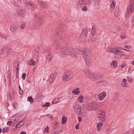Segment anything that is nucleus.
Here are the masks:
<instances>
[{
	"label": "nucleus",
	"instance_id": "nucleus-1",
	"mask_svg": "<svg viewBox=\"0 0 134 134\" xmlns=\"http://www.w3.org/2000/svg\"><path fill=\"white\" fill-rule=\"evenodd\" d=\"M91 50L88 49H86L83 52V58L85 61L87 66H89L91 61Z\"/></svg>",
	"mask_w": 134,
	"mask_h": 134
},
{
	"label": "nucleus",
	"instance_id": "nucleus-2",
	"mask_svg": "<svg viewBox=\"0 0 134 134\" xmlns=\"http://www.w3.org/2000/svg\"><path fill=\"white\" fill-rule=\"evenodd\" d=\"M60 52L63 54L70 55L71 56H75L74 52L73 49L66 46L62 47L60 50Z\"/></svg>",
	"mask_w": 134,
	"mask_h": 134
},
{
	"label": "nucleus",
	"instance_id": "nucleus-3",
	"mask_svg": "<svg viewBox=\"0 0 134 134\" xmlns=\"http://www.w3.org/2000/svg\"><path fill=\"white\" fill-rule=\"evenodd\" d=\"M134 9V4L132 2L129 4L127 9V11L125 15L126 18H129L132 14L133 13Z\"/></svg>",
	"mask_w": 134,
	"mask_h": 134
},
{
	"label": "nucleus",
	"instance_id": "nucleus-4",
	"mask_svg": "<svg viewBox=\"0 0 134 134\" xmlns=\"http://www.w3.org/2000/svg\"><path fill=\"white\" fill-rule=\"evenodd\" d=\"M13 48V46H12L11 47L8 46L2 49L1 53V57L4 58L6 57L8 54L10 53L13 51L12 49Z\"/></svg>",
	"mask_w": 134,
	"mask_h": 134
},
{
	"label": "nucleus",
	"instance_id": "nucleus-5",
	"mask_svg": "<svg viewBox=\"0 0 134 134\" xmlns=\"http://www.w3.org/2000/svg\"><path fill=\"white\" fill-rule=\"evenodd\" d=\"M98 108L97 103L95 102H92L87 104L86 106V109L89 111L95 110Z\"/></svg>",
	"mask_w": 134,
	"mask_h": 134
},
{
	"label": "nucleus",
	"instance_id": "nucleus-6",
	"mask_svg": "<svg viewBox=\"0 0 134 134\" xmlns=\"http://www.w3.org/2000/svg\"><path fill=\"white\" fill-rule=\"evenodd\" d=\"M98 116L99 121L104 122L106 120L105 111L102 109H100L98 112Z\"/></svg>",
	"mask_w": 134,
	"mask_h": 134
},
{
	"label": "nucleus",
	"instance_id": "nucleus-7",
	"mask_svg": "<svg viewBox=\"0 0 134 134\" xmlns=\"http://www.w3.org/2000/svg\"><path fill=\"white\" fill-rule=\"evenodd\" d=\"M74 108L75 112L77 114H79L83 110V108L77 103L74 104Z\"/></svg>",
	"mask_w": 134,
	"mask_h": 134
},
{
	"label": "nucleus",
	"instance_id": "nucleus-8",
	"mask_svg": "<svg viewBox=\"0 0 134 134\" xmlns=\"http://www.w3.org/2000/svg\"><path fill=\"white\" fill-rule=\"evenodd\" d=\"M17 12L19 14V16L21 17H24L26 14V11L24 10L22 6H20L18 8Z\"/></svg>",
	"mask_w": 134,
	"mask_h": 134
},
{
	"label": "nucleus",
	"instance_id": "nucleus-9",
	"mask_svg": "<svg viewBox=\"0 0 134 134\" xmlns=\"http://www.w3.org/2000/svg\"><path fill=\"white\" fill-rule=\"evenodd\" d=\"M26 6H28L29 8L32 11L34 10L37 7L34 3L31 2H26Z\"/></svg>",
	"mask_w": 134,
	"mask_h": 134
},
{
	"label": "nucleus",
	"instance_id": "nucleus-10",
	"mask_svg": "<svg viewBox=\"0 0 134 134\" xmlns=\"http://www.w3.org/2000/svg\"><path fill=\"white\" fill-rule=\"evenodd\" d=\"M43 18L41 15L36 13L33 17V20L34 22H42Z\"/></svg>",
	"mask_w": 134,
	"mask_h": 134
},
{
	"label": "nucleus",
	"instance_id": "nucleus-11",
	"mask_svg": "<svg viewBox=\"0 0 134 134\" xmlns=\"http://www.w3.org/2000/svg\"><path fill=\"white\" fill-rule=\"evenodd\" d=\"M101 77V75L100 73L94 74L92 73L89 78L92 80H94L95 79L97 80L100 79Z\"/></svg>",
	"mask_w": 134,
	"mask_h": 134
},
{
	"label": "nucleus",
	"instance_id": "nucleus-12",
	"mask_svg": "<svg viewBox=\"0 0 134 134\" xmlns=\"http://www.w3.org/2000/svg\"><path fill=\"white\" fill-rule=\"evenodd\" d=\"M72 75L69 72H65L64 73L63 78V80L66 81L69 80L72 78Z\"/></svg>",
	"mask_w": 134,
	"mask_h": 134
},
{
	"label": "nucleus",
	"instance_id": "nucleus-13",
	"mask_svg": "<svg viewBox=\"0 0 134 134\" xmlns=\"http://www.w3.org/2000/svg\"><path fill=\"white\" fill-rule=\"evenodd\" d=\"M88 30L87 29L84 28L82 32L81 37L83 39L86 38L88 32Z\"/></svg>",
	"mask_w": 134,
	"mask_h": 134
},
{
	"label": "nucleus",
	"instance_id": "nucleus-14",
	"mask_svg": "<svg viewBox=\"0 0 134 134\" xmlns=\"http://www.w3.org/2000/svg\"><path fill=\"white\" fill-rule=\"evenodd\" d=\"M37 3L39 6H41L43 8L47 9L48 7V5L47 4L41 0H37Z\"/></svg>",
	"mask_w": 134,
	"mask_h": 134
},
{
	"label": "nucleus",
	"instance_id": "nucleus-15",
	"mask_svg": "<svg viewBox=\"0 0 134 134\" xmlns=\"http://www.w3.org/2000/svg\"><path fill=\"white\" fill-rule=\"evenodd\" d=\"M106 94L104 92H102L101 93L99 94L98 96V99L100 100H102L106 97Z\"/></svg>",
	"mask_w": 134,
	"mask_h": 134
},
{
	"label": "nucleus",
	"instance_id": "nucleus-16",
	"mask_svg": "<svg viewBox=\"0 0 134 134\" xmlns=\"http://www.w3.org/2000/svg\"><path fill=\"white\" fill-rule=\"evenodd\" d=\"M18 25H12L10 27V31L12 32H15L18 29Z\"/></svg>",
	"mask_w": 134,
	"mask_h": 134
},
{
	"label": "nucleus",
	"instance_id": "nucleus-17",
	"mask_svg": "<svg viewBox=\"0 0 134 134\" xmlns=\"http://www.w3.org/2000/svg\"><path fill=\"white\" fill-rule=\"evenodd\" d=\"M63 30L62 29H59L58 30L57 32L56 36L58 37L59 39L61 38L62 36Z\"/></svg>",
	"mask_w": 134,
	"mask_h": 134
},
{
	"label": "nucleus",
	"instance_id": "nucleus-18",
	"mask_svg": "<svg viewBox=\"0 0 134 134\" xmlns=\"http://www.w3.org/2000/svg\"><path fill=\"white\" fill-rule=\"evenodd\" d=\"M84 72L86 77L89 78L90 76H91L92 73L91 72L90 70L88 69H84Z\"/></svg>",
	"mask_w": 134,
	"mask_h": 134
},
{
	"label": "nucleus",
	"instance_id": "nucleus-19",
	"mask_svg": "<svg viewBox=\"0 0 134 134\" xmlns=\"http://www.w3.org/2000/svg\"><path fill=\"white\" fill-rule=\"evenodd\" d=\"M41 22H34L33 25L36 29H39L41 26Z\"/></svg>",
	"mask_w": 134,
	"mask_h": 134
},
{
	"label": "nucleus",
	"instance_id": "nucleus-20",
	"mask_svg": "<svg viewBox=\"0 0 134 134\" xmlns=\"http://www.w3.org/2000/svg\"><path fill=\"white\" fill-rule=\"evenodd\" d=\"M103 123L101 122H99L97 123V130L98 131H99L101 129V126H103Z\"/></svg>",
	"mask_w": 134,
	"mask_h": 134
},
{
	"label": "nucleus",
	"instance_id": "nucleus-21",
	"mask_svg": "<svg viewBox=\"0 0 134 134\" xmlns=\"http://www.w3.org/2000/svg\"><path fill=\"white\" fill-rule=\"evenodd\" d=\"M57 76L56 74L55 73H53L50 76L49 78V80L53 81L56 78Z\"/></svg>",
	"mask_w": 134,
	"mask_h": 134
},
{
	"label": "nucleus",
	"instance_id": "nucleus-22",
	"mask_svg": "<svg viewBox=\"0 0 134 134\" xmlns=\"http://www.w3.org/2000/svg\"><path fill=\"white\" fill-rule=\"evenodd\" d=\"M27 63L30 65H35L36 62L34 61L33 60L31 59H29L27 61Z\"/></svg>",
	"mask_w": 134,
	"mask_h": 134
},
{
	"label": "nucleus",
	"instance_id": "nucleus-23",
	"mask_svg": "<svg viewBox=\"0 0 134 134\" xmlns=\"http://www.w3.org/2000/svg\"><path fill=\"white\" fill-rule=\"evenodd\" d=\"M13 4L14 5L19 6L21 5V0H14Z\"/></svg>",
	"mask_w": 134,
	"mask_h": 134
},
{
	"label": "nucleus",
	"instance_id": "nucleus-24",
	"mask_svg": "<svg viewBox=\"0 0 134 134\" xmlns=\"http://www.w3.org/2000/svg\"><path fill=\"white\" fill-rule=\"evenodd\" d=\"M113 53H114L115 55H116L118 54H121L122 53V52L117 49H114Z\"/></svg>",
	"mask_w": 134,
	"mask_h": 134
},
{
	"label": "nucleus",
	"instance_id": "nucleus-25",
	"mask_svg": "<svg viewBox=\"0 0 134 134\" xmlns=\"http://www.w3.org/2000/svg\"><path fill=\"white\" fill-rule=\"evenodd\" d=\"M115 8V2L113 1L112 3L110 5V10L111 12H113Z\"/></svg>",
	"mask_w": 134,
	"mask_h": 134
},
{
	"label": "nucleus",
	"instance_id": "nucleus-26",
	"mask_svg": "<svg viewBox=\"0 0 134 134\" xmlns=\"http://www.w3.org/2000/svg\"><path fill=\"white\" fill-rule=\"evenodd\" d=\"M24 121L23 120L21 121L20 122H19L16 125V127H19L23 125L24 124Z\"/></svg>",
	"mask_w": 134,
	"mask_h": 134
},
{
	"label": "nucleus",
	"instance_id": "nucleus-27",
	"mask_svg": "<svg viewBox=\"0 0 134 134\" xmlns=\"http://www.w3.org/2000/svg\"><path fill=\"white\" fill-rule=\"evenodd\" d=\"M79 88H77L76 89L72 91V93L75 95L78 94L80 92V91H78Z\"/></svg>",
	"mask_w": 134,
	"mask_h": 134
},
{
	"label": "nucleus",
	"instance_id": "nucleus-28",
	"mask_svg": "<svg viewBox=\"0 0 134 134\" xmlns=\"http://www.w3.org/2000/svg\"><path fill=\"white\" fill-rule=\"evenodd\" d=\"M53 57V55L52 54H49L47 57L46 58L47 60L49 62L52 59Z\"/></svg>",
	"mask_w": 134,
	"mask_h": 134
},
{
	"label": "nucleus",
	"instance_id": "nucleus-29",
	"mask_svg": "<svg viewBox=\"0 0 134 134\" xmlns=\"http://www.w3.org/2000/svg\"><path fill=\"white\" fill-rule=\"evenodd\" d=\"M85 0H79L77 4L80 6L85 4Z\"/></svg>",
	"mask_w": 134,
	"mask_h": 134
},
{
	"label": "nucleus",
	"instance_id": "nucleus-30",
	"mask_svg": "<svg viewBox=\"0 0 134 134\" xmlns=\"http://www.w3.org/2000/svg\"><path fill=\"white\" fill-rule=\"evenodd\" d=\"M67 120V119L66 117H65V116H62V124H65Z\"/></svg>",
	"mask_w": 134,
	"mask_h": 134
},
{
	"label": "nucleus",
	"instance_id": "nucleus-31",
	"mask_svg": "<svg viewBox=\"0 0 134 134\" xmlns=\"http://www.w3.org/2000/svg\"><path fill=\"white\" fill-rule=\"evenodd\" d=\"M111 65L112 67L114 68L117 65V62L116 61H113L111 63Z\"/></svg>",
	"mask_w": 134,
	"mask_h": 134
},
{
	"label": "nucleus",
	"instance_id": "nucleus-32",
	"mask_svg": "<svg viewBox=\"0 0 134 134\" xmlns=\"http://www.w3.org/2000/svg\"><path fill=\"white\" fill-rule=\"evenodd\" d=\"M91 34L93 35H95L96 29L95 27L93 26L92 27V30L91 31Z\"/></svg>",
	"mask_w": 134,
	"mask_h": 134
},
{
	"label": "nucleus",
	"instance_id": "nucleus-33",
	"mask_svg": "<svg viewBox=\"0 0 134 134\" xmlns=\"http://www.w3.org/2000/svg\"><path fill=\"white\" fill-rule=\"evenodd\" d=\"M73 51V52H74V54H75V56H73V57H76V53H77L78 54H81V52L80 51V49H76L75 51H75Z\"/></svg>",
	"mask_w": 134,
	"mask_h": 134
},
{
	"label": "nucleus",
	"instance_id": "nucleus-34",
	"mask_svg": "<svg viewBox=\"0 0 134 134\" xmlns=\"http://www.w3.org/2000/svg\"><path fill=\"white\" fill-rule=\"evenodd\" d=\"M28 101L31 103H32L34 101V99L31 96H29L28 97L27 99Z\"/></svg>",
	"mask_w": 134,
	"mask_h": 134
},
{
	"label": "nucleus",
	"instance_id": "nucleus-35",
	"mask_svg": "<svg viewBox=\"0 0 134 134\" xmlns=\"http://www.w3.org/2000/svg\"><path fill=\"white\" fill-rule=\"evenodd\" d=\"M59 99L58 98H57L54 99L52 102V104H55L57 103L59 101Z\"/></svg>",
	"mask_w": 134,
	"mask_h": 134
},
{
	"label": "nucleus",
	"instance_id": "nucleus-36",
	"mask_svg": "<svg viewBox=\"0 0 134 134\" xmlns=\"http://www.w3.org/2000/svg\"><path fill=\"white\" fill-rule=\"evenodd\" d=\"M120 15V13H119V10H115V15L117 17H118Z\"/></svg>",
	"mask_w": 134,
	"mask_h": 134
},
{
	"label": "nucleus",
	"instance_id": "nucleus-37",
	"mask_svg": "<svg viewBox=\"0 0 134 134\" xmlns=\"http://www.w3.org/2000/svg\"><path fill=\"white\" fill-rule=\"evenodd\" d=\"M9 130V129L8 127H6L4 128L2 130V132L3 133H5L7 132Z\"/></svg>",
	"mask_w": 134,
	"mask_h": 134
},
{
	"label": "nucleus",
	"instance_id": "nucleus-38",
	"mask_svg": "<svg viewBox=\"0 0 134 134\" xmlns=\"http://www.w3.org/2000/svg\"><path fill=\"white\" fill-rule=\"evenodd\" d=\"M26 26V24L25 23H23L22 24H21L20 26V27L21 29H23Z\"/></svg>",
	"mask_w": 134,
	"mask_h": 134
},
{
	"label": "nucleus",
	"instance_id": "nucleus-39",
	"mask_svg": "<svg viewBox=\"0 0 134 134\" xmlns=\"http://www.w3.org/2000/svg\"><path fill=\"white\" fill-rule=\"evenodd\" d=\"M100 0H94V5L95 6H98Z\"/></svg>",
	"mask_w": 134,
	"mask_h": 134
},
{
	"label": "nucleus",
	"instance_id": "nucleus-40",
	"mask_svg": "<svg viewBox=\"0 0 134 134\" xmlns=\"http://www.w3.org/2000/svg\"><path fill=\"white\" fill-rule=\"evenodd\" d=\"M49 127L48 126H47V127L44 129V132L46 133H48L49 132Z\"/></svg>",
	"mask_w": 134,
	"mask_h": 134
},
{
	"label": "nucleus",
	"instance_id": "nucleus-41",
	"mask_svg": "<svg viewBox=\"0 0 134 134\" xmlns=\"http://www.w3.org/2000/svg\"><path fill=\"white\" fill-rule=\"evenodd\" d=\"M42 95V93L41 92H39L37 93L36 96V98H38L40 97Z\"/></svg>",
	"mask_w": 134,
	"mask_h": 134
},
{
	"label": "nucleus",
	"instance_id": "nucleus-42",
	"mask_svg": "<svg viewBox=\"0 0 134 134\" xmlns=\"http://www.w3.org/2000/svg\"><path fill=\"white\" fill-rule=\"evenodd\" d=\"M81 113V115L84 117H85L86 116V113H85V111L83 110L82 111L80 112Z\"/></svg>",
	"mask_w": 134,
	"mask_h": 134
},
{
	"label": "nucleus",
	"instance_id": "nucleus-43",
	"mask_svg": "<svg viewBox=\"0 0 134 134\" xmlns=\"http://www.w3.org/2000/svg\"><path fill=\"white\" fill-rule=\"evenodd\" d=\"M19 92L20 94H22L23 93V91L21 89L20 86H19Z\"/></svg>",
	"mask_w": 134,
	"mask_h": 134
},
{
	"label": "nucleus",
	"instance_id": "nucleus-44",
	"mask_svg": "<svg viewBox=\"0 0 134 134\" xmlns=\"http://www.w3.org/2000/svg\"><path fill=\"white\" fill-rule=\"evenodd\" d=\"M91 2L90 0H86L85 1V4L90 5L91 4Z\"/></svg>",
	"mask_w": 134,
	"mask_h": 134
},
{
	"label": "nucleus",
	"instance_id": "nucleus-45",
	"mask_svg": "<svg viewBox=\"0 0 134 134\" xmlns=\"http://www.w3.org/2000/svg\"><path fill=\"white\" fill-rule=\"evenodd\" d=\"M114 49L110 48H108L107 49V51L109 52H111L113 53V52Z\"/></svg>",
	"mask_w": 134,
	"mask_h": 134
},
{
	"label": "nucleus",
	"instance_id": "nucleus-46",
	"mask_svg": "<svg viewBox=\"0 0 134 134\" xmlns=\"http://www.w3.org/2000/svg\"><path fill=\"white\" fill-rule=\"evenodd\" d=\"M82 10L83 11H85L87 10V7L86 6H83L82 8Z\"/></svg>",
	"mask_w": 134,
	"mask_h": 134
},
{
	"label": "nucleus",
	"instance_id": "nucleus-47",
	"mask_svg": "<svg viewBox=\"0 0 134 134\" xmlns=\"http://www.w3.org/2000/svg\"><path fill=\"white\" fill-rule=\"evenodd\" d=\"M83 98V96L82 95H81L80 96L79 98V100L80 102H82V100Z\"/></svg>",
	"mask_w": 134,
	"mask_h": 134
},
{
	"label": "nucleus",
	"instance_id": "nucleus-48",
	"mask_svg": "<svg viewBox=\"0 0 134 134\" xmlns=\"http://www.w3.org/2000/svg\"><path fill=\"white\" fill-rule=\"evenodd\" d=\"M50 103L49 102L46 103V104L43 105L44 107H48L50 105Z\"/></svg>",
	"mask_w": 134,
	"mask_h": 134
},
{
	"label": "nucleus",
	"instance_id": "nucleus-49",
	"mask_svg": "<svg viewBox=\"0 0 134 134\" xmlns=\"http://www.w3.org/2000/svg\"><path fill=\"white\" fill-rule=\"evenodd\" d=\"M26 76V74L25 73H24L22 75V78L24 80L25 79Z\"/></svg>",
	"mask_w": 134,
	"mask_h": 134
},
{
	"label": "nucleus",
	"instance_id": "nucleus-50",
	"mask_svg": "<svg viewBox=\"0 0 134 134\" xmlns=\"http://www.w3.org/2000/svg\"><path fill=\"white\" fill-rule=\"evenodd\" d=\"M127 80L128 81L130 82L131 83L132 82V79L130 77H127Z\"/></svg>",
	"mask_w": 134,
	"mask_h": 134
},
{
	"label": "nucleus",
	"instance_id": "nucleus-51",
	"mask_svg": "<svg viewBox=\"0 0 134 134\" xmlns=\"http://www.w3.org/2000/svg\"><path fill=\"white\" fill-rule=\"evenodd\" d=\"M60 45L58 43L55 45V47L57 49H59L60 48Z\"/></svg>",
	"mask_w": 134,
	"mask_h": 134
},
{
	"label": "nucleus",
	"instance_id": "nucleus-52",
	"mask_svg": "<svg viewBox=\"0 0 134 134\" xmlns=\"http://www.w3.org/2000/svg\"><path fill=\"white\" fill-rule=\"evenodd\" d=\"M59 133L57 130H56L53 132L52 134H59Z\"/></svg>",
	"mask_w": 134,
	"mask_h": 134
},
{
	"label": "nucleus",
	"instance_id": "nucleus-53",
	"mask_svg": "<svg viewBox=\"0 0 134 134\" xmlns=\"http://www.w3.org/2000/svg\"><path fill=\"white\" fill-rule=\"evenodd\" d=\"M11 96H12L10 94V93L9 92L8 94V97H9V98H10V100L12 98Z\"/></svg>",
	"mask_w": 134,
	"mask_h": 134
},
{
	"label": "nucleus",
	"instance_id": "nucleus-54",
	"mask_svg": "<svg viewBox=\"0 0 134 134\" xmlns=\"http://www.w3.org/2000/svg\"><path fill=\"white\" fill-rule=\"evenodd\" d=\"M79 124H76L75 126V129H78L79 128Z\"/></svg>",
	"mask_w": 134,
	"mask_h": 134
},
{
	"label": "nucleus",
	"instance_id": "nucleus-55",
	"mask_svg": "<svg viewBox=\"0 0 134 134\" xmlns=\"http://www.w3.org/2000/svg\"><path fill=\"white\" fill-rule=\"evenodd\" d=\"M120 37L122 39H125L126 37L124 35H121Z\"/></svg>",
	"mask_w": 134,
	"mask_h": 134
},
{
	"label": "nucleus",
	"instance_id": "nucleus-56",
	"mask_svg": "<svg viewBox=\"0 0 134 134\" xmlns=\"http://www.w3.org/2000/svg\"><path fill=\"white\" fill-rule=\"evenodd\" d=\"M122 86L126 87L127 86V85L126 84V83L122 82Z\"/></svg>",
	"mask_w": 134,
	"mask_h": 134
},
{
	"label": "nucleus",
	"instance_id": "nucleus-57",
	"mask_svg": "<svg viewBox=\"0 0 134 134\" xmlns=\"http://www.w3.org/2000/svg\"><path fill=\"white\" fill-rule=\"evenodd\" d=\"M78 121H79V122H81L82 120V118H81V117H80V116L78 118Z\"/></svg>",
	"mask_w": 134,
	"mask_h": 134
},
{
	"label": "nucleus",
	"instance_id": "nucleus-58",
	"mask_svg": "<svg viewBox=\"0 0 134 134\" xmlns=\"http://www.w3.org/2000/svg\"><path fill=\"white\" fill-rule=\"evenodd\" d=\"M12 123V122L9 121L7 122V125H11V124Z\"/></svg>",
	"mask_w": 134,
	"mask_h": 134
},
{
	"label": "nucleus",
	"instance_id": "nucleus-59",
	"mask_svg": "<svg viewBox=\"0 0 134 134\" xmlns=\"http://www.w3.org/2000/svg\"><path fill=\"white\" fill-rule=\"evenodd\" d=\"M131 47L130 46H125V48H128V49H129V48H130Z\"/></svg>",
	"mask_w": 134,
	"mask_h": 134
},
{
	"label": "nucleus",
	"instance_id": "nucleus-60",
	"mask_svg": "<svg viewBox=\"0 0 134 134\" xmlns=\"http://www.w3.org/2000/svg\"><path fill=\"white\" fill-rule=\"evenodd\" d=\"M126 64L125 63H124L122 64V66H121V67L122 68H123L124 67L126 66Z\"/></svg>",
	"mask_w": 134,
	"mask_h": 134
},
{
	"label": "nucleus",
	"instance_id": "nucleus-61",
	"mask_svg": "<svg viewBox=\"0 0 134 134\" xmlns=\"http://www.w3.org/2000/svg\"><path fill=\"white\" fill-rule=\"evenodd\" d=\"M20 134H26V133L24 131H22L20 133Z\"/></svg>",
	"mask_w": 134,
	"mask_h": 134
},
{
	"label": "nucleus",
	"instance_id": "nucleus-62",
	"mask_svg": "<svg viewBox=\"0 0 134 134\" xmlns=\"http://www.w3.org/2000/svg\"><path fill=\"white\" fill-rule=\"evenodd\" d=\"M126 80L125 79H124L123 80L122 82L124 83H126Z\"/></svg>",
	"mask_w": 134,
	"mask_h": 134
},
{
	"label": "nucleus",
	"instance_id": "nucleus-63",
	"mask_svg": "<svg viewBox=\"0 0 134 134\" xmlns=\"http://www.w3.org/2000/svg\"><path fill=\"white\" fill-rule=\"evenodd\" d=\"M132 23L133 25H134V19H132Z\"/></svg>",
	"mask_w": 134,
	"mask_h": 134
},
{
	"label": "nucleus",
	"instance_id": "nucleus-64",
	"mask_svg": "<svg viewBox=\"0 0 134 134\" xmlns=\"http://www.w3.org/2000/svg\"><path fill=\"white\" fill-rule=\"evenodd\" d=\"M124 134H129V131H127L124 133Z\"/></svg>",
	"mask_w": 134,
	"mask_h": 134
}]
</instances>
